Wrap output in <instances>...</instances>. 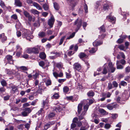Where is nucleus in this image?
Masks as SVG:
<instances>
[{
    "label": "nucleus",
    "mask_w": 130,
    "mask_h": 130,
    "mask_svg": "<svg viewBox=\"0 0 130 130\" xmlns=\"http://www.w3.org/2000/svg\"><path fill=\"white\" fill-rule=\"evenodd\" d=\"M29 31L26 29L22 30V36L23 38H26L27 40L30 41L32 36H30Z\"/></svg>",
    "instance_id": "f257e3e1"
},
{
    "label": "nucleus",
    "mask_w": 130,
    "mask_h": 130,
    "mask_svg": "<svg viewBox=\"0 0 130 130\" xmlns=\"http://www.w3.org/2000/svg\"><path fill=\"white\" fill-rule=\"evenodd\" d=\"M26 52L28 53H34L35 54H38L39 53V51L38 48L35 47L32 48H27Z\"/></svg>",
    "instance_id": "f03ea898"
},
{
    "label": "nucleus",
    "mask_w": 130,
    "mask_h": 130,
    "mask_svg": "<svg viewBox=\"0 0 130 130\" xmlns=\"http://www.w3.org/2000/svg\"><path fill=\"white\" fill-rule=\"evenodd\" d=\"M119 106V105L116 103L108 104L107 106L108 109L110 110H111L113 109L118 108Z\"/></svg>",
    "instance_id": "7ed1b4c3"
},
{
    "label": "nucleus",
    "mask_w": 130,
    "mask_h": 130,
    "mask_svg": "<svg viewBox=\"0 0 130 130\" xmlns=\"http://www.w3.org/2000/svg\"><path fill=\"white\" fill-rule=\"evenodd\" d=\"M50 14L51 15V16L50 19H49L48 20L47 24L50 26V28H52L53 27L55 19L53 15L51 13Z\"/></svg>",
    "instance_id": "20e7f679"
},
{
    "label": "nucleus",
    "mask_w": 130,
    "mask_h": 130,
    "mask_svg": "<svg viewBox=\"0 0 130 130\" xmlns=\"http://www.w3.org/2000/svg\"><path fill=\"white\" fill-rule=\"evenodd\" d=\"M32 109L33 108L31 109L30 108L28 107L25 108L22 112V115L23 117L27 116L28 115V114L31 112Z\"/></svg>",
    "instance_id": "39448f33"
},
{
    "label": "nucleus",
    "mask_w": 130,
    "mask_h": 130,
    "mask_svg": "<svg viewBox=\"0 0 130 130\" xmlns=\"http://www.w3.org/2000/svg\"><path fill=\"white\" fill-rule=\"evenodd\" d=\"M5 60H7L8 63L11 64H13V60L12 56L9 55L6 56L5 58Z\"/></svg>",
    "instance_id": "423d86ee"
},
{
    "label": "nucleus",
    "mask_w": 130,
    "mask_h": 130,
    "mask_svg": "<svg viewBox=\"0 0 130 130\" xmlns=\"http://www.w3.org/2000/svg\"><path fill=\"white\" fill-rule=\"evenodd\" d=\"M55 122L56 121H49L45 124L44 126V129L45 130H46L48 128L50 127L52 125L55 124Z\"/></svg>",
    "instance_id": "0eeeda50"
},
{
    "label": "nucleus",
    "mask_w": 130,
    "mask_h": 130,
    "mask_svg": "<svg viewBox=\"0 0 130 130\" xmlns=\"http://www.w3.org/2000/svg\"><path fill=\"white\" fill-rule=\"evenodd\" d=\"M82 23V21L81 20H79V19L77 18L75 20L74 22V25H76L77 28L76 32L80 28Z\"/></svg>",
    "instance_id": "6e6552de"
},
{
    "label": "nucleus",
    "mask_w": 130,
    "mask_h": 130,
    "mask_svg": "<svg viewBox=\"0 0 130 130\" xmlns=\"http://www.w3.org/2000/svg\"><path fill=\"white\" fill-rule=\"evenodd\" d=\"M73 68L75 70H77L78 72H80L82 68V66L78 62H76L73 65Z\"/></svg>",
    "instance_id": "1a4fd4ad"
},
{
    "label": "nucleus",
    "mask_w": 130,
    "mask_h": 130,
    "mask_svg": "<svg viewBox=\"0 0 130 130\" xmlns=\"http://www.w3.org/2000/svg\"><path fill=\"white\" fill-rule=\"evenodd\" d=\"M108 71L109 72L113 73L114 72L116 68L114 67V65L112 62H109L108 64Z\"/></svg>",
    "instance_id": "9d476101"
},
{
    "label": "nucleus",
    "mask_w": 130,
    "mask_h": 130,
    "mask_svg": "<svg viewBox=\"0 0 130 130\" xmlns=\"http://www.w3.org/2000/svg\"><path fill=\"white\" fill-rule=\"evenodd\" d=\"M89 54L86 52H80L78 55V56L80 58L82 59L83 58L89 59Z\"/></svg>",
    "instance_id": "9b49d317"
},
{
    "label": "nucleus",
    "mask_w": 130,
    "mask_h": 130,
    "mask_svg": "<svg viewBox=\"0 0 130 130\" xmlns=\"http://www.w3.org/2000/svg\"><path fill=\"white\" fill-rule=\"evenodd\" d=\"M83 102L84 104H86L84 106V112H86L87 110L88 109L89 107V99H87L84 100Z\"/></svg>",
    "instance_id": "f8f14e48"
},
{
    "label": "nucleus",
    "mask_w": 130,
    "mask_h": 130,
    "mask_svg": "<svg viewBox=\"0 0 130 130\" xmlns=\"http://www.w3.org/2000/svg\"><path fill=\"white\" fill-rule=\"evenodd\" d=\"M53 74L56 78H57L58 77H62L63 76V73L62 71H61L59 74H58L56 72H54L53 73Z\"/></svg>",
    "instance_id": "ddd939ff"
},
{
    "label": "nucleus",
    "mask_w": 130,
    "mask_h": 130,
    "mask_svg": "<svg viewBox=\"0 0 130 130\" xmlns=\"http://www.w3.org/2000/svg\"><path fill=\"white\" fill-rule=\"evenodd\" d=\"M110 13L109 15L107 16L106 19L110 22H115L116 20V18L111 16Z\"/></svg>",
    "instance_id": "4468645a"
},
{
    "label": "nucleus",
    "mask_w": 130,
    "mask_h": 130,
    "mask_svg": "<svg viewBox=\"0 0 130 130\" xmlns=\"http://www.w3.org/2000/svg\"><path fill=\"white\" fill-rule=\"evenodd\" d=\"M103 43V42L102 40L98 41V39H97L96 40H95L93 42V44L94 46L96 47L102 44Z\"/></svg>",
    "instance_id": "2eb2a0df"
},
{
    "label": "nucleus",
    "mask_w": 130,
    "mask_h": 130,
    "mask_svg": "<svg viewBox=\"0 0 130 130\" xmlns=\"http://www.w3.org/2000/svg\"><path fill=\"white\" fill-rule=\"evenodd\" d=\"M6 72L9 75H11L14 74L15 72L14 70H10L6 69L5 70Z\"/></svg>",
    "instance_id": "dca6fc26"
},
{
    "label": "nucleus",
    "mask_w": 130,
    "mask_h": 130,
    "mask_svg": "<svg viewBox=\"0 0 130 130\" xmlns=\"http://www.w3.org/2000/svg\"><path fill=\"white\" fill-rule=\"evenodd\" d=\"M14 5L17 7H21L22 6V3L20 0H15Z\"/></svg>",
    "instance_id": "f3484780"
},
{
    "label": "nucleus",
    "mask_w": 130,
    "mask_h": 130,
    "mask_svg": "<svg viewBox=\"0 0 130 130\" xmlns=\"http://www.w3.org/2000/svg\"><path fill=\"white\" fill-rule=\"evenodd\" d=\"M55 113L51 112L47 116V118L50 120H51L53 119V117H55Z\"/></svg>",
    "instance_id": "a211bd4d"
},
{
    "label": "nucleus",
    "mask_w": 130,
    "mask_h": 130,
    "mask_svg": "<svg viewBox=\"0 0 130 130\" xmlns=\"http://www.w3.org/2000/svg\"><path fill=\"white\" fill-rule=\"evenodd\" d=\"M69 1L71 5L73 7H74L77 4V3L75 2L74 0H66Z\"/></svg>",
    "instance_id": "6ab92c4d"
},
{
    "label": "nucleus",
    "mask_w": 130,
    "mask_h": 130,
    "mask_svg": "<svg viewBox=\"0 0 130 130\" xmlns=\"http://www.w3.org/2000/svg\"><path fill=\"white\" fill-rule=\"evenodd\" d=\"M116 64L117 69H122L124 67L123 65H121L120 63H119L118 60L117 61Z\"/></svg>",
    "instance_id": "aec40b11"
},
{
    "label": "nucleus",
    "mask_w": 130,
    "mask_h": 130,
    "mask_svg": "<svg viewBox=\"0 0 130 130\" xmlns=\"http://www.w3.org/2000/svg\"><path fill=\"white\" fill-rule=\"evenodd\" d=\"M33 5L36 7V8L38 10H42L41 7L37 3L34 2L33 3Z\"/></svg>",
    "instance_id": "412c9836"
},
{
    "label": "nucleus",
    "mask_w": 130,
    "mask_h": 130,
    "mask_svg": "<svg viewBox=\"0 0 130 130\" xmlns=\"http://www.w3.org/2000/svg\"><path fill=\"white\" fill-rule=\"evenodd\" d=\"M101 96L102 97L100 99V100L102 101H104L105 99L107 98L106 93H102Z\"/></svg>",
    "instance_id": "4be33fe9"
},
{
    "label": "nucleus",
    "mask_w": 130,
    "mask_h": 130,
    "mask_svg": "<svg viewBox=\"0 0 130 130\" xmlns=\"http://www.w3.org/2000/svg\"><path fill=\"white\" fill-rule=\"evenodd\" d=\"M39 57L42 59H44L46 57V55L44 52H42L40 53Z\"/></svg>",
    "instance_id": "5701e85b"
},
{
    "label": "nucleus",
    "mask_w": 130,
    "mask_h": 130,
    "mask_svg": "<svg viewBox=\"0 0 130 130\" xmlns=\"http://www.w3.org/2000/svg\"><path fill=\"white\" fill-rule=\"evenodd\" d=\"M83 105L82 104H79L78 106V113L79 114L80 113L81 111L82 110Z\"/></svg>",
    "instance_id": "b1692460"
},
{
    "label": "nucleus",
    "mask_w": 130,
    "mask_h": 130,
    "mask_svg": "<svg viewBox=\"0 0 130 130\" xmlns=\"http://www.w3.org/2000/svg\"><path fill=\"white\" fill-rule=\"evenodd\" d=\"M99 29L100 30V32H104L105 31V28L104 26V25H102L100 28H99Z\"/></svg>",
    "instance_id": "393cba45"
},
{
    "label": "nucleus",
    "mask_w": 130,
    "mask_h": 130,
    "mask_svg": "<svg viewBox=\"0 0 130 130\" xmlns=\"http://www.w3.org/2000/svg\"><path fill=\"white\" fill-rule=\"evenodd\" d=\"M45 33L43 31H41L38 34L39 37L40 38H43L46 36Z\"/></svg>",
    "instance_id": "a878e982"
},
{
    "label": "nucleus",
    "mask_w": 130,
    "mask_h": 130,
    "mask_svg": "<svg viewBox=\"0 0 130 130\" xmlns=\"http://www.w3.org/2000/svg\"><path fill=\"white\" fill-rule=\"evenodd\" d=\"M108 69V68L107 66H104L103 69V71L102 72L103 74H106L107 73Z\"/></svg>",
    "instance_id": "bb28decb"
},
{
    "label": "nucleus",
    "mask_w": 130,
    "mask_h": 130,
    "mask_svg": "<svg viewBox=\"0 0 130 130\" xmlns=\"http://www.w3.org/2000/svg\"><path fill=\"white\" fill-rule=\"evenodd\" d=\"M30 11L31 13L34 14H39L40 13V12L37 10L32 9L30 10Z\"/></svg>",
    "instance_id": "cd10ccee"
},
{
    "label": "nucleus",
    "mask_w": 130,
    "mask_h": 130,
    "mask_svg": "<svg viewBox=\"0 0 130 130\" xmlns=\"http://www.w3.org/2000/svg\"><path fill=\"white\" fill-rule=\"evenodd\" d=\"M69 91V88L67 86H65L63 88V91L64 93H67Z\"/></svg>",
    "instance_id": "c85d7f7f"
},
{
    "label": "nucleus",
    "mask_w": 130,
    "mask_h": 130,
    "mask_svg": "<svg viewBox=\"0 0 130 130\" xmlns=\"http://www.w3.org/2000/svg\"><path fill=\"white\" fill-rule=\"evenodd\" d=\"M98 48L97 47H92L90 50V53L93 54L95 53L97 51Z\"/></svg>",
    "instance_id": "c756f323"
},
{
    "label": "nucleus",
    "mask_w": 130,
    "mask_h": 130,
    "mask_svg": "<svg viewBox=\"0 0 130 130\" xmlns=\"http://www.w3.org/2000/svg\"><path fill=\"white\" fill-rule=\"evenodd\" d=\"M1 85L3 87L6 86L7 85L6 81L4 79L1 81Z\"/></svg>",
    "instance_id": "7c9ffc66"
},
{
    "label": "nucleus",
    "mask_w": 130,
    "mask_h": 130,
    "mask_svg": "<svg viewBox=\"0 0 130 130\" xmlns=\"http://www.w3.org/2000/svg\"><path fill=\"white\" fill-rule=\"evenodd\" d=\"M12 89V90L13 93H14L16 92L18 90V87L17 86H13L11 87Z\"/></svg>",
    "instance_id": "2f4dec72"
},
{
    "label": "nucleus",
    "mask_w": 130,
    "mask_h": 130,
    "mask_svg": "<svg viewBox=\"0 0 130 130\" xmlns=\"http://www.w3.org/2000/svg\"><path fill=\"white\" fill-rule=\"evenodd\" d=\"M109 7V6L108 4H105L103 6V9L104 11L108 10Z\"/></svg>",
    "instance_id": "473e14b6"
},
{
    "label": "nucleus",
    "mask_w": 130,
    "mask_h": 130,
    "mask_svg": "<svg viewBox=\"0 0 130 130\" xmlns=\"http://www.w3.org/2000/svg\"><path fill=\"white\" fill-rule=\"evenodd\" d=\"M38 87L39 89H38L36 92L38 93L42 94V91H43V90L42 88H40L39 85Z\"/></svg>",
    "instance_id": "72a5a7b5"
},
{
    "label": "nucleus",
    "mask_w": 130,
    "mask_h": 130,
    "mask_svg": "<svg viewBox=\"0 0 130 130\" xmlns=\"http://www.w3.org/2000/svg\"><path fill=\"white\" fill-rule=\"evenodd\" d=\"M53 4L55 9L56 10H58L59 8V7L58 4L56 3L55 2Z\"/></svg>",
    "instance_id": "f704fd0d"
},
{
    "label": "nucleus",
    "mask_w": 130,
    "mask_h": 130,
    "mask_svg": "<svg viewBox=\"0 0 130 130\" xmlns=\"http://www.w3.org/2000/svg\"><path fill=\"white\" fill-rule=\"evenodd\" d=\"M112 84L113 87L117 88L118 86V84L116 81H113L112 82Z\"/></svg>",
    "instance_id": "c9c22d12"
},
{
    "label": "nucleus",
    "mask_w": 130,
    "mask_h": 130,
    "mask_svg": "<svg viewBox=\"0 0 130 130\" xmlns=\"http://www.w3.org/2000/svg\"><path fill=\"white\" fill-rule=\"evenodd\" d=\"M43 108H45V106H47L48 105V102L47 100H46L45 101L43 100Z\"/></svg>",
    "instance_id": "e433bc0d"
},
{
    "label": "nucleus",
    "mask_w": 130,
    "mask_h": 130,
    "mask_svg": "<svg viewBox=\"0 0 130 130\" xmlns=\"http://www.w3.org/2000/svg\"><path fill=\"white\" fill-rule=\"evenodd\" d=\"M17 50L18 52H22V48L21 46L19 45H17L16 46Z\"/></svg>",
    "instance_id": "4c0bfd02"
},
{
    "label": "nucleus",
    "mask_w": 130,
    "mask_h": 130,
    "mask_svg": "<svg viewBox=\"0 0 130 130\" xmlns=\"http://www.w3.org/2000/svg\"><path fill=\"white\" fill-rule=\"evenodd\" d=\"M6 89L4 87H2L0 88V94H1L6 91Z\"/></svg>",
    "instance_id": "58836bf2"
},
{
    "label": "nucleus",
    "mask_w": 130,
    "mask_h": 130,
    "mask_svg": "<svg viewBox=\"0 0 130 130\" xmlns=\"http://www.w3.org/2000/svg\"><path fill=\"white\" fill-rule=\"evenodd\" d=\"M106 35L105 34H102L100 35H99L98 37V38L101 39H102L104 38L105 37Z\"/></svg>",
    "instance_id": "ea45409f"
},
{
    "label": "nucleus",
    "mask_w": 130,
    "mask_h": 130,
    "mask_svg": "<svg viewBox=\"0 0 130 130\" xmlns=\"http://www.w3.org/2000/svg\"><path fill=\"white\" fill-rule=\"evenodd\" d=\"M52 82L51 80L48 79L45 82V84L46 86L51 85L52 84Z\"/></svg>",
    "instance_id": "a19ab883"
},
{
    "label": "nucleus",
    "mask_w": 130,
    "mask_h": 130,
    "mask_svg": "<svg viewBox=\"0 0 130 130\" xmlns=\"http://www.w3.org/2000/svg\"><path fill=\"white\" fill-rule=\"evenodd\" d=\"M20 69L21 70L24 71H27L28 70L27 67L24 66H22L20 67Z\"/></svg>",
    "instance_id": "79ce46f5"
},
{
    "label": "nucleus",
    "mask_w": 130,
    "mask_h": 130,
    "mask_svg": "<svg viewBox=\"0 0 130 130\" xmlns=\"http://www.w3.org/2000/svg\"><path fill=\"white\" fill-rule=\"evenodd\" d=\"M99 111L103 115L106 114L107 113L106 111L103 109H100L99 110Z\"/></svg>",
    "instance_id": "37998d69"
},
{
    "label": "nucleus",
    "mask_w": 130,
    "mask_h": 130,
    "mask_svg": "<svg viewBox=\"0 0 130 130\" xmlns=\"http://www.w3.org/2000/svg\"><path fill=\"white\" fill-rule=\"evenodd\" d=\"M65 38H66V36H63L61 39H60V41L59 43V45H61L62 44V43L64 41V39Z\"/></svg>",
    "instance_id": "c03bdc74"
},
{
    "label": "nucleus",
    "mask_w": 130,
    "mask_h": 130,
    "mask_svg": "<svg viewBox=\"0 0 130 130\" xmlns=\"http://www.w3.org/2000/svg\"><path fill=\"white\" fill-rule=\"evenodd\" d=\"M107 88L109 90L112 89L113 88L112 84L111 83H108Z\"/></svg>",
    "instance_id": "a18cd8bd"
},
{
    "label": "nucleus",
    "mask_w": 130,
    "mask_h": 130,
    "mask_svg": "<svg viewBox=\"0 0 130 130\" xmlns=\"http://www.w3.org/2000/svg\"><path fill=\"white\" fill-rule=\"evenodd\" d=\"M85 112H83L80 115L79 117V119L81 120L83 119L84 118V116L85 114Z\"/></svg>",
    "instance_id": "49530a36"
},
{
    "label": "nucleus",
    "mask_w": 130,
    "mask_h": 130,
    "mask_svg": "<svg viewBox=\"0 0 130 130\" xmlns=\"http://www.w3.org/2000/svg\"><path fill=\"white\" fill-rule=\"evenodd\" d=\"M57 67L59 69H62L63 68V65L61 63H58L57 64Z\"/></svg>",
    "instance_id": "de8ad7c7"
},
{
    "label": "nucleus",
    "mask_w": 130,
    "mask_h": 130,
    "mask_svg": "<svg viewBox=\"0 0 130 130\" xmlns=\"http://www.w3.org/2000/svg\"><path fill=\"white\" fill-rule=\"evenodd\" d=\"M0 5L3 8H5L6 7L4 3L2 1H1Z\"/></svg>",
    "instance_id": "09e8293b"
},
{
    "label": "nucleus",
    "mask_w": 130,
    "mask_h": 130,
    "mask_svg": "<svg viewBox=\"0 0 130 130\" xmlns=\"http://www.w3.org/2000/svg\"><path fill=\"white\" fill-rule=\"evenodd\" d=\"M43 7V8L46 11L48 9V6L46 4H44Z\"/></svg>",
    "instance_id": "8fccbe9b"
},
{
    "label": "nucleus",
    "mask_w": 130,
    "mask_h": 130,
    "mask_svg": "<svg viewBox=\"0 0 130 130\" xmlns=\"http://www.w3.org/2000/svg\"><path fill=\"white\" fill-rule=\"evenodd\" d=\"M119 63H121L123 65H124L126 63L125 61L123 59H122L120 61H118Z\"/></svg>",
    "instance_id": "3c124183"
},
{
    "label": "nucleus",
    "mask_w": 130,
    "mask_h": 130,
    "mask_svg": "<svg viewBox=\"0 0 130 130\" xmlns=\"http://www.w3.org/2000/svg\"><path fill=\"white\" fill-rule=\"evenodd\" d=\"M120 85L122 86H125L127 85V83L124 81H121L120 83Z\"/></svg>",
    "instance_id": "603ef678"
},
{
    "label": "nucleus",
    "mask_w": 130,
    "mask_h": 130,
    "mask_svg": "<svg viewBox=\"0 0 130 130\" xmlns=\"http://www.w3.org/2000/svg\"><path fill=\"white\" fill-rule=\"evenodd\" d=\"M125 70L126 73H129L130 71V67L129 66L126 67L125 68Z\"/></svg>",
    "instance_id": "864d4df0"
},
{
    "label": "nucleus",
    "mask_w": 130,
    "mask_h": 130,
    "mask_svg": "<svg viewBox=\"0 0 130 130\" xmlns=\"http://www.w3.org/2000/svg\"><path fill=\"white\" fill-rule=\"evenodd\" d=\"M11 18L12 19H13L14 20H16L18 18V17L16 14H14L11 16Z\"/></svg>",
    "instance_id": "5fc2aeb1"
},
{
    "label": "nucleus",
    "mask_w": 130,
    "mask_h": 130,
    "mask_svg": "<svg viewBox=\"0 0 130 130\" xmlns=\"http://www.w3.org/2000/svg\"><path fill=\"white\" fill-rule=\"evenodd\" d=\"M123 39L120 38L117 40V42L118 43L121 44L123 42Z\"/></svg>",
    "instance_id": "6e6d98bb"
},
{
    "label": "nucleus",
    "mask_w": 130,
    "mask_h": 130,
    "mask_svg": "<svg viewBox=\"0 0 130 130\" xmlns=\"http://www.w3.org/2000/svg\"><path fill=\"white\" fill-rule=\"evenodd\" d=\"M7 39V37L4 35L1 41L3 43Z\"/></svg>",
    "instance_id": "4d7b16f0"
},
{
    "label": "nucleus",
    "mask_w": 130,
    "mask_h": 130,
    "mask_svg": "<svg viewBox=\"0 0 130 130\" xmlns=\"http://www.w3.org/2000/svg\"><path fill=\"white\" fill-rule=\"evenodd\" d=\"M24 15L27 18L30 15L29 13L26 11H25L24 12Z\"/></svg>",
    "instance_id": "13d9d810"
},
{
    "label": "nucleus",
    "mask_w": 130,
    "mask_h": 130,
    "mask_svg": "<svg viewBox=\"0 0 130 130\" xmlns=\"http://www.w3.org/2000/svg\"><path fill=\"white\" fill-rule=\"evenodd\" d=\"M84 8L85 12L87 13L88 12V7L86 4H85L84 5Z\"/></svg>",
    "instance_id": "bf43d9fd"
},
{
    "label": "nucleus",
    "mask_w": 130,
    "mask_h": 130,
    "mask_svg": "<svg viewBox=\"0 0 130 130\" xmlns=\"http://www.w3.org/2000/svg\"><path fill=\"white\" fill-rule=\"evenodd\" d=\"M124 80L129 82L130 81V75L127 76L124 78Z\"/></svg>",
    "instance_id": "052dcab7"
},
{
    "label": "nucleus",
    "mask_w": 130,
    "mask_h": 130,
    "mask_svg": "<svg viewBox=\"0 0 130 130\" xmlns=\"http://www.w3.org/2000/svg\"><path fill=\"white\" fill-rule=\"evenodd\" d=\"M62 110L61 109V108L60 107L59 108V106H58L57 107H56L55 109V110L57 112H60L61 110Z\"/></svg>",
    "instance_id": "680f3d73"
},
{
    "label": "nucleus",
    "mask_w": 130,
    "mask_h": 130,
    "mask_svg": "<svg viewBox=\"0 0 130 130\" xmlns=\"http://www.w3.org/2000/svg\"><path fill=\"white\" fill-rule=\"evenodd\" d=\"M39 75V74L36 73L34 75H33V78L34 79H36L38 77Z\"/></svg>",
    "instance_id": "e2e57ef3"
},
{
    "label": "nucleus",
    "mask_w": 130,
    "mask_h": 130,
    "mask_svg": "<svg viewBox=\"0 0 130 130\" xmlns=\"http://www.w3.org/2000/svg\"><path fill=\"white\" fill-rule=\"evenodd\" d=\"M10 97V96L9 95H8L4 97V99L5 101H7L9 99Z\"/></svg>",
    "instance_id": "0e129e2a"
},
{
    "label": "nucleus",
    "mask_w": 130,
    "mask_h": 130,
    "mask_svg": "<svg viewBox=\"0 0 130 130\" xmlns=\"http://www.w3.org/2000/svg\"><path fill=\"white\" fill-rule=\"evenodd\" d=\"M39 64L40 66L43 67L44 66L45 63L43 61H41L39 62Z\"/></svg>",
    "instance_id": "69168bd1"
},
{
    "label": "nucleus",
    "mask_w": 130,
    "mask_h": 130,
    "mask_svg": "<svg viewBox=\"0 0 130 130\" xmlns=\"http://www.w3.org/2000/svg\"><path fill=\"white\" fill-rule=\"evenodd\" d=\"M53 98L55 99H58L59 97V96L58 93L55 94L53 96Z\"/></svg>",
    "instance_id": "338daca9"
},
{
    "label": "nucleus",
    "mask_w": 130,
    "mask_h": 130,
    "mask_svg": "<svg viewBox=\"0 0 130 130\" xmlns=\"http://www.w3.org/2000/svg\"><path fill=\"white\" fill-rule=\"evenodd\" d=\"M16 34L17 37H19L21 36L22 33L20 31H17L16 32Z\"/></svg>",
    "instance_id": "774afa93"
}]
</instances>
